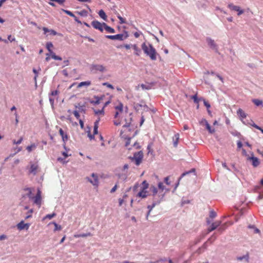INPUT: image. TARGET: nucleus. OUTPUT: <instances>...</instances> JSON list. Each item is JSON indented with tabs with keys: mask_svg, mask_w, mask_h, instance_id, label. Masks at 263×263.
Listing matches in <instances>:
<instances>
[{
	"mask_svg": "<svg viewBox=\"0 0 263 263\" xmlns=\"http://www.w3.org/2000/svg\"><path fill=\"white\" fill-rule=\"evenodd\" d=\"M141 48L144 53L150 58L151 60L155 61L157 59L158 53L156 49L151 44L148 43L146 44V43L144 42L141 45Z\"/></svg>",
	"mask_w": 263,
	"mask_h": 263,
	"instance_id": "f257e3e1",
	"label": "nucleus"
},
{
	"mask_svg": "<svg viewBox=\"0 0 263 263\" xmlns=\"http://www.w3.org/2000/svg\"><path fill=\"white\" fill-rule=\"evenodd\" d=\"M128 36V32L126 31H124V33L118 34L116 35H105V37L106 39H110L112 40L123 41L126 39Z\"/></svg>",
	"mask_w": 263,
	"mask_h": 263,
	"instance_id": "f03ea898",
	"label": "nucleus"
},
{
	"mask_svg": "<svg viewBox=\"0 0 263 263\" xmlns=\"http://www.w3.org/2000/svg\"><path fill=\"white\" fill-rule=\"evenodd\" d=\"M143 157V154L142 151H139L138 152L135 153L134 154V157L131 158L132 160L135 161V164L137 165H139L142 162V160Z\"/></svg>",
	"mask_w": 263,
	"mask_h": 263,
	"instance_id": "7ed1b4c3",
	"label": "nucleus"
},
{
	"mask_svg": "<svg viewBox=\"0 0 263 263\" xmlns=\"http://www.w3.org/2000/svg\"><path fill=\"white\" fill-rule=\"evenodd\" d=\"M251 156H248V157H247V160L251 161L253 167H256L259 165L260 161L258 158L254 156L253 153L251 154Z\"/></svg>",
	"mask_w": 263,
	"mask_h": 263,
	"instance_id": "20e7f679",
	"label": "nucleus"
},
{
	"mask_svg": "<svg viewBox=\"0 0 263 263\" xmlns=\"http://www.w3.org/2000/svg\"><path fill=\"white\" fill-rule=\"evenodd\" d=\"M254 191L259 193L257 197L258 200H260L263 198V185L260 183V185L256 186L254 187Z\"/></svg>",
	"mask_w": 263,
	"mask_h": 263,
	"instance_id": "39448f33",
	"label": "nucleus"
},
{
	"mask_svg": "<svg viewBox=\"0 0 263 263\" xmlns=\"http://www.w3.org/2000/svg\"><path fill=\"white\" fill-rule=\"evenodd\" d=\"M206 41L208 44V45L210 46V47L211 49L214 50L216 52H218V46L215 43L214 41L210 37H207L206 39Z\"/></svg>",
	"mask_w": 263,
	"mask_h": 263,
	"instance_id": "423d86ee",
	"label": "nucleus"
},
{
	"mask_svg": "<svg viewBox=\"0 0 263 263\" xmlns=\"http://www.w3.org/2000/svg\"><path fill=\"white\" fill-rule=\"evenodd\" d=\"M92 26L96 29H98L99 30H100L101 32H103V23H101L100 22H99L97 20H94L91 23Z\"/></svg>",
	"mask_w": 263,
	"mask_h": 263,
	"instance_id": "0eeeda50",
	"label": "nucleus"
},
{
	"mask_svg": "<svg viewBox=\"0 0 263 263\" xmlns=\"http://www.w3.org/2000/svg\"><path fill=\"white\" fill-rule=\"evenodd\" d=\"M30 167L29 170V173L32 174L34 175H36L37 173V170L39 169V165L37 163H32L30 162Z\"/></svg>",
	"mask_w": 263,
	"mask_h": 263,
	"instance_id": "6e6552de",
	"label": "nucleus"
},
{
	"mask_svg": "<svg viewBox=\"0 0 263 263\" xmlns=\"http://www.w3.org/2000/svg\"><path fill=\"white\" fill-rule=\"evenodd\" d=\"M221 221H216L212 223L211 226L208 229L207 233H209L210 232L217 229L221 225Z\"/></svg>",
	"mask_w": 263,
	"mask_h": 263,
	"instance_id": "1a4fd4ad",
	"label": "nucleus"
},
{
	"mask_svg": "<svg viewBox=\"0 0 263 263\" xmlns=\"http://www.w3.org/2000/svg\"><path fill=\"white\" fill-rule=\"evenodd\" d=\"M34 199V203L37 205H41V192L38 189L37 192L34 197L33 198Z\"/></svg>",
	"mask_w": 263,
	"mask_h": 263,
	"instance_id": "9d476101",
	"label": "nucleus"
},
{
	"mask_svg": "<svg viewBox=\"0 0 263 263\" xmlns=\"http://www.w3.org/2000/svg\"><path fill=\"white\" fill-rule=\"evenodd\" d=\"M59 133H60V135H61V136L62 137V140L64 143V148L67 150L66 149V147L65 146V143H66V142L68 140V135L66 133H65L64 130L62 129V128H60V130H59Z\"/></svg>",
	"mask_w": 263,
	"mask_h": 263,
	"instance_id": "9b49d317",
	"label": "nucleus"
},
{
	"mask_svg": "<svg viewBox=\"0 0 263 263\" xmlns=\"http://www.w3.org/2000/svg\"><path fill=\"white\" fill-rule=\"evenodd\" d=\"M91 71L96 70L103 72L105 70V67L102 65L93 64L91 66Z\"/></svg>",
	"mask_w": 263,
	"mask_h": 263,
	"instance_id": "f8f14e48",
	"label": "nucleus"
},
{
	"mask_svg": "<svg viewBox=\"0 0 263 263\" xmlns=\"http://www.w3.org/2000/svg\"><path fill=\"white\" fill-rule=\"evenodd\" d=\"M62 11L65 13L66 14L71 16L74 20V21L77 22L78 24H82V22L78 19V18L70 11L68 10L62 9Z\"/></svg>",
	"mask_w": 263,
	"mask_h": 263,
	"instance_id": "ddd939ff",
	"label": "nucleus"
},
{
	"mask_svg": "<svg viewBox=\"0 0 263 263\" xmlns=\"http://www.w3.org/2000/svg\"><path fill=\"white\" fill-rule=\"evenodd\" d=\"M237 115L239 116L240 120L242 121V122L247 124L245 121H243L244 119H245L247 117L246 114L241 109L239 108L237 111Z\"/></svg>",
	"mask_w": 263,
	"mask_h": 263,
	"instance_id": "4468645a",
	"label": "nucleus"
},
{
	"mask_svg": "<svg viewBox=\"0 0 263 263\" xmlns=\"http://www.w3.org/2000/svg\"><path fill=\"white\" fill-rule=\"evenodd\" d=\"M103 97H104V96H102L101 97L95 96H94V98L96 100L90 101V103L93 105H98L100 103V101H101V100H102L103 99Z\"/></svg>",
	"mask_w": 263,
	"mask_h": 263,
	"instance_id": "2eb2a0df",
	"label": "nucleus"
},
{
	"mask_svg": "<svg viewBox=\"0 0 263 263\" xmlns=\"http://www.w3.org/2000/svg\"><path fill=\"white\" fill-rule=\"evenodd\" d=\"M50 2H48L49 5L52 7H55L56 5L53 2H57L60 5H63L65 2L66 0H50Z\"/></svg>",
	"mask_w": 263,
	"mask_h": 263,
	"instance_id": "dca6fc26",
	"label": "nucleus"
},
{
	"mask_svg": "<svg viewBox=\"0 0 263 263\" xmlns=\"http://www.w3.org/2000/svg\"><path fill=\"white\" fill-rule=\"evenodd\" d=\"M203 121H204L206 129L209 131V132L211 134L214 133L215 131V129L212 128L211 126L209 124L207 120L205 119H203Z\"/></svg>",
	"mask_w": 263,
	"mask_h": 263,
	"instance_id": "f3484780",
	"label": "nucleus"
},
{
	"mask_svg": "<svg viewBox=\"0 0 263 263\" xmlns=\"http://www.w3.org/2000/svg\"><path fill=\"white\" fill-rule=\"evenodd\" d=\"M191 173H194V174L195 175H196V169L194 168H192L191 170L190 171H185L184 172H183L181 175L180 176V177H179V180H180L182 178H183L184 176L187 175H189Z\"/></svg>",
	"mask_w": 263,
	"mask_h": 263,
	"instance_id": "a211bd4d",
	"label": "nucleus"
},
{
	"mask_svg": "<svg viewBox=\"0 0 263 263\" xmlns=\"http://www.w3.org/2000/svg\"><path fill=\"white\" fill-rule=\"evenodd\" d=\"M91 176L93 178V180L89 179V181L93 185H97L98 184V178L97 175L95 173H92Z\"/></svg>",
	"mask_w": 263,
	"mask_h": 263,
	"instance_id": "6ab92c4d",
	"label": "nucleus"
},
{
	"mask_svg": "<svg viewBox=\"0 0 263 263\" xmlns=\"http://www.w3.org/2000/svg\"><path fill=\"white\" fill-rule=\"evenodd\" d=\"M103 27L105 30L108 33H114L115 32V30L111 27L108 26L106 23H103Z\"/></svg>",
	"mask_w": 263,
	"mask_h": 263,
	"instance_id": "aec40b11",
	"label": "nucleus"
},
{
	"mask_svg": "<svg viewBox=\"0 0 263 263\" xmlns=\"http://www.w3.org/2000/svg\"><path fill=\"white\" fill-rule=\"evenodd\" d=\"M132 47L134 50V53L137 56H139L141 53V49L136 44L132 45Z\"/></svg>",
	"mask_w": 263,
	"mask_h": 263,
	"instance_id": "412c9836",
	"label": "nucleus"
},
{
	"mask_svg": "<svg viewBox=\"0 0 263 263\" xmlns=\"http://www.w3.org/2000/svg\"><path fill=\"white\" fill-rule=\"evenodd\" d=\"M243 259H245L246 262H249V253H247L246 254L242 256H238L237 257V260H242Z\"/></svg>",
	"mask_w": 263,
	"mask_h": 263,
	"instance_id": "4be33fe9",
	"label": "nucleus"
},
{
	"mask_svg": "<svg viewBox=\"0 0 263 263\" xmlns=\"http://www.w3.org/2000/svg\"><path fill=\"white\" fill-rule=\"evenodd\" d=\"M137 196L142 198H146L147 196V192L146 190L142 189V190L138 193Z\"/></svg>",
	"mask_w": 263,
	"mask_h": 263,
	"instance_id": "5701e85b",
	"label": "nucleus"
},
{
	"mask_svg": "<svg viewBox=\"0 0 263 263\" xmlns=\"http://www.w3.org/2000/svg\"><path fill=\"white\" fill-rule=\"evenodd\" d=\"M179 139V134L178 133L175 134L173 138L174 147H176L177 146Z\"/></svg>",
	"mask_w": 263,
	"mask_h": 263,
	"instance_id": "b1692460",
	"label": "nucleus"
},
{
	"mask_svg": "<svg viewBox=\"0 0 263 263\" xmlns=\"http://www.w3.org/2000/svg\"><path fill=\"white\" fill-rule=\"evenodd\" d=\"M100 120V118H98V119L94 123V126H93V134L94 135H97L98 133V125H99Z\"/></svg>",
	"mask_w": 263,
	"mask_h": 263,
	"instance_id": "393cba45",
	"label": "nucleus"
},
{
	"mask_svg": "<svg viewBox=\"0 0 263 263\" xmlns=\"http://www.w3.org/2000/svg\"><path fill=\"white\" fill-rule=\"evenodd\" d=\"M228 7L231 10L235 11H238L239 10V7L238 6L234 5L233 4L230 3L228 5Z\"/></svg>",
	"mask_w": 263,
	"mask_h": 263,
	"instance_id": "a878e982",
	"label": "nucleus"
},
{
	"mask_svg": "<svg viewBox=\"0 0 263 263\" xmlns=\"http://www.w3.org/2000/svg\"><path fill=\"white\" fill-rule=\"evenodd\" d=\"M98 14L100 17H101L103 20L107 21V15H106V13L103 10H100L98 12Z\"/></svg>",
	"mask_w": 263,
	"mask_h": 263,
	"instance_id": "bb28decb",
	"label": "nucleus"
},
{
	"mask_svg": "<svg viewBox=\"0 0 263 263\" xmlns=\"http://www.w3.org/2000/svg\"><path fill=\"white\" fill-rule=\"evenodd\" d=\"M149 190L152 193V196H155L156 195V194L158 193V189L154 186V185H152L150 188H149Z\"/></svg>",
	"mask_w": 263,
	"mask_h": 263,
	"instance_id": "cd10ccee",
	"label": "nucleus"
},
{
	"mask_svg": "<svg viewBox=\"0 0 263 263\" xmlns=\"http://www.w3.org/2000/svg\"><path fill=\"white\" fill-rule=\"evenodd\" d=\"M25 191H27L26 196L30 199H33V197L32 196V191L30 187H26L24 189Z\"/></svg>",
	"mask_w": 263,
	"mask_h": 263,
	"instance_id": "c85d7f7f",
	"label": "nucleus"
},
{
	"mask_svg": "<svg viewBox=\"0 0 263 263\" xmlns=\"http://www.w3.org/2000/svg\"><path fill=\"white\" fill-rule=\"evenodd\" d=\"M153 202H154V203H156V201H157V202H158V204H159L163 200V199H162V198H161L157 195V194L155 196H153Z\"/></svg>",
	"mask_w": 263,
	"mask_h": 263,
	"instance_id": "c756f323",
	"label": "nucleus"
},
{
	"mask_svg": "<svg viewBox=\"0 0 263 263\" xmlns=\"http://www.w3.org/2000/svg\"><path fill=\"white\" fill-rule=\"evenodd\" d=\"M158 189H159V191H164V190H165V192H168L169 191V189H166L164 186V185H163V183L161 182H160L158 183Z\"/></svg>",
	"mask_w": 263,
	"mask_h": 263,
	"instance_id": "7c9ffc66",
	"label": "nucleus"
},
{
	"mask_svg": "<svg viewBox=\"0 0 263 263\" xmlns=\"http://www.w3.org/2000/svg\"><path fill=\"white\" fill-rule=\"evenodd\" d=\"M248 227L249 229H252L255 234L260 233V230L254 225H249Z\"/></svg>",
	"mask_w": 263,
	"mask_h": 263,
	"instance_id": "2f4dec72",
	"label": "nucleus"
},
{
	"mask_svg": "<svg viewBox=\"0 0 263 263\" xmlns=\"http://www.w3.org/2000/svg\"><path fill=\"white\" fill-rule=\"evenodd\" d=\"M252 102L255 105H256L257 106H260V105H263V102L259 99H253L252 100Z\"/></svg>",
	"mask_w": 263,
	"mask_h": 263,
	"instance_id": "473e14b6",
	"label": "nucleus"
},
{
	"mask_svg": "<svg viewBox=\"0 0 263 263\" xmlns=\"http://www.w3.org/2000/svg\"><path fill=\"white\" fill-rule=\"evenodd\" d=\"M50 54L51 56V58L55 60H62V59L61 57L57 55L53 51H52L50 53Z\"/></svg>",
	"mask_w": 263,
	"mask_h": 263,
	"instance_id": "72a5a7b5",
	"label": "nucleus"
},
{
	"mask_svg": "<svg viewBox=\"0 0 263 263\" xmlns=\"http://www.w3.org/2000/svg\"><path fill=\"white\" fill-rule=\"evenodd\" d=\"M25 223H24V221L22 220L19 222L16 226L19 230H22L25 229Z\"/></svg>",
	"mask_w": 263,
	"mask_h": 263,
	"instance_id": "f704fd0d",
	"label": "nucleus"
},
{
	"mask_svg": "<svg viewBox=\"0 0 263 263\" xmlns=\"http://www.w3.org/2000/svg\"><path fill=\"white\" fill-rule=\"evenodd\" d=\"M90 84H91V82L89 81L82 82L78 84V87H81L83 86H88L90 85Z\"/></svg>",
	"mask_w": 263,
	"mask_h": 263,
	"instance_id": "c9c22d12",
	"label": "nucleus"
},
{
	"mask_svg": "<svg viewBox=\"0 0 263 263\" xmlns=\"http://www.w3.org/2000/svg\"><path fill=\"white\" fill-rule=\"evenodd\" d=\"M217 237V235H216V233H214L208 239V241L210 242L211 243H212L213 242H214Z\"/></svg>",
	"mask_w": 263,
	"mask_h": 263,
	"instance_id": "e433bc0d",
	"label": "nucleus"
},
{
	"mask_svg": "<svg viewBox=\"0 0 263 263\" xmlns=\"http://www.w3.org/2000/svg\"><path fill=\"white\" fill-rule=\"evenodd\" d=\"M115 14L117 15V17L120 20V24H125L126 23V21H125V19H124V18H123L122 16H121V15L119 14V13H115Z\"/></svg>",
	"mask_w": 263,
	"mask_h": 263,
	"instance_id": "4c0bfd02",
	"label": "nucleus"
},
{
	"mask_svg": "<svg viewBox=\"0 0 263 263\" xmlns=\"http://www.w3.org/2000/svg\"><path fill=\"white\" fill-rule=\"evenodd\" d=\"M167 192H163V191H159L158 190V192L157 193V195L160 197L161 198H162V199H163L164 196H165V195L166 194Z\"/></svg>",
	"mask_w": 263,
	"mask_h": 263,
	"instance_id": "58836bf2",
	"label": "nucleus"
},
{
	"mask_svg": "<svg viewBox=\"0 0 263 263\" xmlns=\"http://www.w3.org/2000/svg\"><path fill=\"white\" fill-rule=\"evenodd\" d=\"M52 47H53V44H52V43L51 42H48V43H47V44H46V48L47 49V50H48L49 53H50L51 52L53 51L51 49V48H52Z\"/></svg>",
	"mask_w": 263,
	"mask_h": 263,
	"instance_id": "ea45409f",
	"label": "nucleus"
},
{
	"mask_svg": "<svg viewBox=\"0 0 263 263\" xmlns=\"http://www.w3.org/2000/svg\"><path fill=\"white\" fill-rule=\"evenodd\" d=\"M226 224L221 225L220 227H219L218 228L217 231L218 232H219L220 233H222L226 229Z\"/></svg>",
	"mask_w": 263,
	"mask_h": 263,
	"instance_id": "a19ab883",
	"label": "nucleus"
},
{
	"mask_svg": "<svg viewBox=\"0 0 263 263\" xmlns=\"http://www.w3.org/2000/svg\"><path fill=\"white\" fill-rule=\"evenodd\" d=\"M104 107H103L100 110H95L94 111H95V114L96 115H104Z\"/></svg>",
	"mask_w": 263,
	"mask_h": 263,
	"instance_id": "79ce46f5",
	"label": "nucleus"
},
{
	"mask_svg": "<svg viewBox=\"0 0 263 263\" xmlns=\"http://www.w3.org/2000/svg\"><path fill=\"white\" fill-rule=\"evenodd\" d=\"M123 105L122 103H120L119 104L115 107V109L119 110L120 112L123 111Z\"/></svg>",
	"mask_w": 263,
	"mask_h": 263,
	"instance_id": "37998d69",
	"label": "nucleus"
},
{
	"mask_svg": "<svg viewBox=\"0 0 263 263\" xmlns=\"http://www.w3.org/2000/svg\"><path fill=\"white\" fill-rule=\"evenodd\" d=\"M78 13L79 15H80L81 16H82L85 17V16H87L88 15V12H87V11H86L85 10H83L80 12H78Z\"/></svg>",
	"mask_w": 263,
	"mask_h": 263,
	"instance_id": "c03bdc74",
	"label": "nucleus"
},
{
	"mask_svg": "<svg viewBox=\"0 0 263 263\" xmlns=\"http://www.w3.org/2000/svg\"><path fill=\"white\" fill-rule=\"evenodd\" d=\"M158 202L157 201H156V203H154V202H153V203L152 205H148L147 206V209H148V211H151L153 210V209L156 205H158Z\"/></svg>",
	"mask_w": 263,
	"mask_h": 263,
	"instance_id": "a18cd8bd",
	"label": "nucleus"
},
{
	"mask_svg": "<svg viewBox=\"0 0 263 263\" xmlns=\"http://www.w3.org/2000/svg\"><path fill=\"white\" fill-rule=\"evenodd\" d=\"M59 93H60V91L58 90H52L49 93V96H58Z\"/></svg>",
	"mask_w": 263,
	"mask_h": 263,
	"instance_id": "49530a36",
	"label": "nucleus"
},
{
	"mask_svg": "<svg viewBox=\"0 0 263 263\" xmlns=\"http://www.w3.org/2000/svg\"><path fill=\"white\" fill-rule=\"evenodd\" d=\"M216 216H217V214L214 211H213V210L210 211V213H209V216L211 218L213 219V218L216 217Z\"/></svg>",
	"mask_w": 263,
	"mask_h": 263,
	"instance_id": "de8ad7c7",
	"label": "nucleus"
},
{
	"mask_svg": "<svg viewBox=\"0 0 263 263\" xmlns=\"http://www.w3.org/2000/svg\"><path fill=\"white\" fill-rule=\"evenodd\" d=\"M92 235L91 233L90 232H88V233H82V234H80V235H79L78 237H87V236H91Z\"/></svg>",
	"mask_w": 263,
	"mask_h": 263,
	"instance_id": "09e8293b",
	"label": "nucleus"
},
{
	"mask_svg": "<svg viewBox=\"0 0 263 263\" xmlns=\"http://www.w3.org/2000/svg\"><path fill=\"white\" fill-rule=\"evenodd\" d=\"M142 189L143 190H146L148 187V183L145 180L142 182Z\"/></svg>",
	"mask_w": 263,
	"mask_h": 263,
	"instance_id": "8fccbe9b",
	"label": "nucleus"
},
{
	"mask_svg": "<svg viewBox=\"0 0 263 263\" xmlns=\"http://www.w3.org/2000/svg\"><path fill=\"white\" fill-rule=\"evenodd\" d=\"M56 216V214L55 213H53L50 214H47L46 216L44 217V219L48 218L49 219H51L52 218Z\"/></svg>",
	"mask_w": 263,
	"mask_h": 263,
	"instance_id": "3c124183",
	"label": "nucleus"
},
{
	"mask_svg": "<svg viewBox=\"0 0 263 263\" xmlns=\"http://www.w3.org/2000/svg\"><path fill=\"white\" fill-rule=\"evenodd\" d=\"M23 137H21L20 138V139H18L17 141H16L15 140H13L12 141V142H13V144L18 145V144H21L22 143V142L23 141Z\"/></svg>",
	"mask_w": 263,
	"mask_h": 263,
	"instance_id": "603ef678",
	"label": "nucleus"
},
{
	"mask_svg": "<svg viewBox=\"0 0 263 263\" xmlns=\"http://www.w3.org/2000/svg\"><path fill=\"white\" fill-rule=\"evenodd\" d=\"M191 98L193 100L194 102L196 104L199 103L198 98L197 97V95H193L191 97Z\"/></svg>",
	"mask_w": 263,
	"mask_h": 263,
	"instance_id": "864d4df0",
	"label": "nucleus"
},
{
	"mask_svg": "<svg viewBox=\"0 0 263 263\" xmlns=\"http://www.w3.org/2000/svg\"><path fill=\"white\" fill-rule=\"evenodd\" d=\"M53 224L54 225V231H59L61 230V226L60 225H59L55 222H53Z\"/></svg>",
	"mask_w": 263,
	"mask_h": 263,
	"instance_id": "5fc2aeb1",
	"label": "nucleus"
},
{
	"mask_svg": "<svg viewBox=\"0 0 263 263\" xmlns=\"http://www.w3.org/2000/svg\"><path fill=\"white\" fill-rule=\"evenodd\" d=\"M142 106H143V104L137 103V104H135V105H134V109L136 111H138L140 109V107H142Z\"/></svg>",
	"mask_w": 263,
	"mask_h": 263,
	"instance_id": "6e6d98bb",
	"label": "nucleus"
},
{
	"mask_svg": "<svg viewBox=\"0 0 263 263\" xmlns=\"http://www.w3.org/2000/svg\"><path fill=\"white\" fill-rule=\"evenodd\" d=\"M132 120V118H130L129 120V122H127V119H125L126 123L123 125V127H128L130 125V122Z\"/></svg>",
	"mask_w": 263,
	"mask_h": 263,
	"instance_id": "4d7b16f0",
	"label": "nucleus"
},
{
	"mask_svg": "<svg viewBox=\"0 0 263 263\" xmlns=\"http://www.w3.org/2000/svg\"><path fill=\"white\" fill-rule=\"evenodd\" d=\"M32 212L33 209H30V210H29L27 212V215L26 216L25 219H27L29 218H31L32 217L31 214L32 213Z\"/></svg>",
	"mask_w": 263,
	"mask_h": 263,
	"instance_id": "13d9d810",
	"label": "nucleus"
},
{
	"mask_svg": "<svg viewBox=\"0 0 263 263\" xmlns=\"http://www.w3.org/2000/svg\"><path fill=\"white\" fill-rule=\"evenodd\" d=\"M205 236V234H202V235H200V236L197 238V240H196L195 244L198 243L200 241V240L203 239Z\"/></svg>",
	"mask_w": 263,
	"mask_h": 263,
	"instance_id": "bf43d9fd",
	"label": "nucleus"
},
{
	"mask_svg": "<svg viewBox=\"0 0 263 263\" xmlns=\"http://www.w3.org/2000/svg\"><path fill=\"white\" fill-rule=\"evenodd\" d=\"M22 149V147H18V148H17V151H16V152H14V153L13 154H11L9 157L10 158V157H13L16 154L18 153V152H21Z\"/></svg>",
	"mask_w": 263,
	"mask_h": 263,
	"instance_id": "052dcab7",
	"label": "nucleus"
},
{
	"mask_svg": "<svg viewBox=\"0 0 263 263\" xmlns=\"http://www.w3.org/2000/svg\"><path fill=\"white\" fill-rule=\"evenodd\" d=\"M103 85L106 86L107 87L113 89L114 88L113 85L108 83V82H105L103 83Z\"/></svg>",
	"mask_w": 263,
	"mask_h": 263,
	"instance_id": "680f3d73",
	"label": "nucleus"
},
{
	"mask_svg": "<svg viewBox=\"0 0 263 263\" xmlns=\"http://www.w3.org/2000/svg\"><path fill=\"white\" fill-rule=\"evenodd\" d=\"M73 114L74 116H75V117L77 118V119H78L79 120V119H80V115L77 110H74L73 112Z\"/></svg>",
	"mask_w": 263,
	"mask_h": 263,
	"instance_id": "e2e57ef3",
	"label": "nucleus"
},
{
	"mask_svg": "<svg viewBox=\"0 0 263 263\" xmlns=\"http://www.w3.org/2000/svg\"><path fill=\"white\" fill-rule=\"evenodd\" d=\"M141 87L143 89H146V90H148V89H151V86H149V85H146L144 84H141Z\"/></svg>",
	"mask_w": 263,
	"mask_h": 263,
	"instance_id": "0e129e2a",
	"label": "nucleus"
},
{
	"mask_svg": "<svg viewBox=\"0 0 263 263\" xmlns=\"http://www.w3.org/2000/svg\"><path fill=\"white\" fill-rule=\"evenodd\" d=\"M35 145L34 144H31L30 145H28L26 147V149L29 152H30L32 150L33 147H35Z\"/></svg>",
	"mask_w": 263,
	"mask_h": 263,
	"instance_id": "69168bd1",
	"label": "nucleus"
},
{
	"mask_svg": "<svg viewBox=\"0 0 263 263\" xmlns=\"http://www.w3.org/2000/svg\"><path fill=\"white\" fill-rule=\"evenodd\" d=\"M131 139H132L131 137H127L126 138V141L125 144V146L126 147H127L130 144Z\"/></svg>",
	"mask_w": 263,
	"mask_h": 263,
	"instance_id": "338daca9",
	"label": "nucleus"
},
{
	"mask_svg": "<svg viewBox=\"0 0 263 263\" xmlns=\"http://www.w3.org/2000/svg\"><path fill=\"white\" fill-rule=\"evenodd\" d=\"M203 104H204V105L206 107L207 109H210V108L211 107L210 104L206 100H204Z\"/></svg>",
	"mask_w": 263,
	"mask_h": 263,
	"instance_id": "774afa93",
	"label": "nucleus"
}]
</instances>
